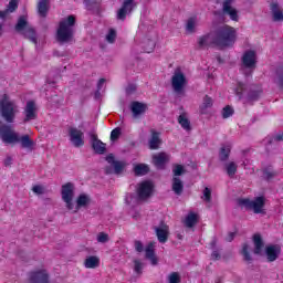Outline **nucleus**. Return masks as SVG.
I'll return each instance as SVG.
<instances>
[{"label": "nucleus", "mask_w": 283, "mask_h": 283, "mask_svg": "<svg viewBox=\"0 0 283 283\" xmlns=\"http://www.w3.org/2000/svg\"><path fill=\"white\" fill-rule=\"evenodd\" d=\"M156 233L158 241L165 243L169 237V227L165 223H161L158 228H156Z\"/></svg>", "instance_id": "21"}, {"label": "nucleus", "mask_w": 283, "mask_h": 283, "mask_svg": "<svg viewBox=\"0 0 283 283\" xmlns=\"http://www.w3.org/2000/svg\"><path fill=\"white\" fill-rule=\"evenodd\" d=\"M29 283H50V276L45 270H39L30 274Z\"/></svg>", "instance_id": "13"}, {"label": "nucleus", "mask_w": 283, "mask_h": 283, "mask_svg": "<svg viewBox=\"0 0 283 283\" xmlns=\"http://www.w3.org/2000/svg\"><path fill=\"white\" fill-rule=\"evenodd\" d=\"M198 222V214L190 212L185 219V226L188 228L195 227Z\"/></svg>", "instance_id": "33"}, {"label": "nucleus", "mask_w": 283, "mask_h": 283, "mask_svg": "<svg viewBox=\"0 0 283 283\" xmlns=\"http://www.w3.org/2000/svg\"><path fill=\"white\" fill-rule=\"evenodd\" d=\"M171 83L172 90L180 94L182 90H185V86L187 85V77H185V74H182L180 70H176L175 74L172 75Z\"/></svg>", "instance_id": "10"}, {"label": "nucleus", "mask_w": 283, "mask_h": 283, "mask_svg": "<svg viewBox=\"0 0 283 283\" xmlns=\"http://www.w3.org/2000/svg\"><path fill=\"white\" fill-rule=\"evenodd\" d=\"M154 42H150V50H154Z\"/></svg>", "instance_id": "57"}, {"label": "nucleus", "mask_w": 283, "mask_h": 283, "mask_svg": "<svg viewBox=\"0 0 283 283\" xmlns=\"http://www.w3.org/2000/svg\"><path fill=\"white\" fill-rule=\"evenodd\" d=\"M106 41L108 43H114V41H116V31L115 30L111 29L108 31V33L106 34Z\"/></svg>", "instance_id": "42"}, {"label": "nucleus", "mask_w": 283, "mask_h": 283, "mask_svg": "<svg viewBox=\"0 0 283 283\" xmlns=\"http://www.w3.org/2000/svg\"><path fill=\"white\" fill-rule=\"evenodd\" d=\"M212 258H213V260H218V252H213Z\"/></svg>", "instance_id": "55"}, {"label": "nucleus", "mask_w": 283, "mask_h": 283, "mask_svg": "<svg viewBox=\"0 0 283 283\" xmlns=\"http://www.w3.org/2000/svg\"><path fill=\"white\" fill-rule=\"evenodd\" d=\"M212 105H213V101L211 99V97L206 96L199 108L200 114H207L208 109H210Z\"/></svg>", "instance_id": "31"}, {"label": "nucleus", "mask_w": 283, "mask_h": 283, "mask_svg": "<svg viewBox=\"0 0 283 283\" xmlns=\"http://www.w3.org/2000/svg\"><path fill=\"white\" fill-rule=\"evenodd\" d=\"M19 133L14 132V129L0 125V137L6 145L19 144Z\"/></svg>", "instance_id": "7"}, {"label": "nucleus", "mask_w": 283, "mask_h": 283, "mask_svg": "<svg viewBox=\"0 0 283 283\" xmlns=\"http://www.w3.org/2000/svg\"><path fill=\"white\" fill-rule=\"evenodd\" d=\"M18 112L19 107L17 106V104H14V102L10 101V97H8V95H4L0 99V114L2 115V118L7 120V123H12Z\"/></svg>", "instance_id": "3"}, {"label": "nucleus", "mask_w": 283, "mask_h": 283, "mask_svg": "<svg viewBox=\"0 0 283 283\" xmlns=\"http://www.w3.org/2000/svg\"><path fill=\"white\" fill-rule=\"evenodd\" d=\"M169 160H171V155L168 153L161 151L153 155V165L157 169H165Z\"/></svg>", "instance_id": "11"}, {"label": "nucleus", "mask_w": 283, "mask_h": 283, "mask_svg": "<svg viewBox=\"0 0 283 283\" xmlns=\"http://www.w3.org/2000/svg\"><path fill=\"white\" fill-rule=\"evenodd\" d=\"M140 269H143V263H140L139 261H135V271L137 273H140Z\"/></svg>", "instance_id": "50"}, {"label": "nucleus", "mask_w": 283, "mask_h": 283, "mask_svg": "<svg viewBox=\"0 0 283 283\" xmlns=\"http://www.w3.org/2000/svg\"><path fill=\"white\" fill-rule=\"evenodd\" d=\"M242 63H243L244 67H250V69L255 67V63H256L255 51H251V50L247 51L243 54Z\"/></svg>", "instance_id": "18"}, {"label": "nucleus", "mask_w": 283, "mask_h": 283, "mask_svg": "<svg viewBox=\"0 0 283 283\" xmlns=\"http://www.w3.org/2000/svg\"><path fill=\"white\" fill-rule=\"evenodd\" d=\"M92 140L94 151H96V154H105V144L98 140L96 135H92Z\"/></svg>", "instance_id": "28"}, {"label": "nucleus", "mask_w": 283, "mask_h": 283, "mask_svg": "<svg viewBox=\"0 0 283 283\" xmlns=\"http://www.w3.org/2000/svg\"><path fill=\"white\" fill-rule=\"evenodd\" d=\"M105 83H107V80L101 78V80L98 81V88L101 90V87H103V85H105Z\"/></svg>", "instance_id": "52"}, {"label": "nucleus", "mask_w": 283, "mask_h": 283, "mask_svg": "<svg viewBox=\"0 0 283 283\" xmlns=\"http://www.w3.org/2000/svg\"><path fill=\"white\" fill-rule=\"evenodd\" d=\"M3 28L1 27V24H0V36H1V34H3Z\"/></svg>", "instance_id": "56"}, {"label": "nucleus", "mask_w": 283, "mask_h": 283, "mask_svg": "<svg viewBox=\"0 0 283 283\" xmlns=\"http://www.w3.org/2000/svg\"><path fill=\"white\" fill-rule=\"evenodd\" d=\"M83 264L85 269H98V266H101V258L96 255H88L85 258Z\"/></svg>", "instance_id": "22"}, {"label": "nucleus", "mask_w": 283, "mask_h": 283, "mask_svg": "<svg viewBox=\"0 0 283 283\" xmlns=\"http://www.w3.org/2000/svg\"><path fill=\"white\" fill-rule=\"evenodd\" d=\"M277 140H283V133L276 135L270 143H277Z\"/></svg>", "instance_id": "51"}, {"label": "nucleus", "mask_w": 283, "mask_h": 283, "mask_svg": "<svg viewBox=\"0 0 283 283\" xmlns=\"http://www.w3.org/2000/svg\"><path fill=\"white\" fill-rule=\"evenodd\" d=\"M229 154H231V145L230 144L222 145L219 153L221 160H227L229 158Z\"/></svg>", "instance_id": "35"}, {"label": "nucleus", "mask_w": 283, "mask_h": 283, "mask_svg": "<svg viewBox=\"0 0 283 283\" xmlns=\"http://www.w3.org/2000/svg\"><path fill=\"white\" fill-rule=\"evenodd\" d=\"M38 112L39 108L33 101L27 102V105L24 107V120L28 122L36 119Z\"/></svg>", "instance_id": "14"}, {"label": "nucleus", "mask_w": 283, "mask_h": 283, "mask_svg": "<svg viewBox=\"0 0 283 283\" xmlns=\"http://www.w3.org/2000/svg\"><path fill=\"white\" fill-rule=\"evenodd\" d=\"M84 3L86 8H91V6H98V3H101V0H84Z\"/></svg>", "instance_id": "47"}, {"label": "nucleus", "mask_w": 283, "mask_h": 283, "mask_svg": "<svg viewBox=\"0 0 283 283\" xmlns=\"http://www.w3.org/2000/svg\"><path fill=\"white\" fill-rule=\"evenodd\" d=\"M117 138H120V128H115L111 133V140L114 143Z\"/></svg>", "instance_id": "46"}, {"label": "nucleus", "mask_w": 283, "mask_h": 283, "mask_svg": "<svg viewBox=\"0 0 283 283\" xmlns=\"http://www.w3.org/2000/svg\"><path fill=\"white\" fill-rule=\"evenodd\" d=\"M135 250L138 251V253H143V251H144L143 242L135 241Z\"/></svg>", "instance_id": "48"}, {"label": "nucleus", "mask_w": 283, "mask_h": 283, "mask_svg": "<svg viewBox=\"0 0 283 283\" xmlns=\"http://www.w3.org/2000/svg\"><path fill=\"white\" fill-rule=\"evenodd\" d=\"M178 123L186 132H191V122L189 120V114L181 113L178 117Z\"/></svg>", "instance_id": "24"}, {"label": "nucleus", "mask_w": 283, "mask_h": 283, "mask_svg": "<svg viewBox=\"0 0 283 283\" xmlns=\"http://www.w3.org/2000/svg\"><path fill=\"white\" fill-rule=\"evenodd\" d=\"M253 244H254V253L256 255H262V251L264 249V242L262 241V235L254 234L253 235Z\"/></svg>", "instance_id": "26"}, {"label": "nucleus", "mask_w": 283, "mask_h": 283, "mask_svg": "<svg viewBox=\"0 0 283 283\" xmlns=\"http://www.w3.org/2000/svg\"><path fill=\"white\" fill-rule=\"evenodd\" d=\"M168 280L170 283H180V274L179 273H171L169 276H168Z\"/></svg>", "instance_id": "45"}, {"label": "nucleus", "mask_w": 283, "mask_h": 283, "mask_svg": "<svg viewBox=\"0 0 283 283\" xmlns=\"http://www.w3.org/2000/svg\"><path fill=\"white\" fill-rule=\"evenodd\" d=\"M75 23L76 18L74 15H69L60 21L56 31V39L60 41V43H70L74 36Z\"/></svg>", "instance_id": "2"}, {"label": "nucleus", "mask_w": 283, "mask_h": 283, "mask_svg": "<svg viewBox=\"0 0 283 283\" xmlns=\"http://www.w3.org/2000/svg\"><path fill=\"white\" fill-rule=\"evenodd\" d=\"M15 30L20 32V34H23V36H27V39H30L33 42L36 41L34 29L28 23V17L22 15L19 18L18 23L15 24Z\"/></svg>", "instance_id": "5"}, {"label": "nucleus", "mask_w": 283, "mask_h": 283, "mask_svg": "<svg viewBox=\"0 0 283 283\" xmlns=\"http://www.w3.org/2000/svg\"><path fill=\"white\" fill-rule=\"evenodd\" d=\"M90 202H92V199H90V196H87L86 193H81L80 196H77V198L74 202V208H72L71 211L73 213H76L78 211V209H81L83 207H87V205H90Z\"/></svg>", "instance_id": "16"}, {"label": "nucleus", "mask_w": 283, "mask_h": 283, "mask_svg": "<svg viewBox=\"0 0 283 283\" xmlns=\"http://www.w3.org/2000/svg\"><path fill=\"white\" fill-rule=\"evenodd\" d=\"M226 171L228 176H235V171H238V166L235 163L231 161L226 166Z\"/></svg>", "instance_id": "37"}, {"label": "nucleus", "mask_w": 283, "mask_h": 283, "mask_svg": "<svg viewBox=\"0 0 283 283\" xmlns=\"http://www.w3.org/2000/svg\"><path fill=\"white\" fill-rule=\"evenodd\" d=\"M233 1L234 0H223V14H227L231 21H239L240 15L238 14V9L233 7Z\"/></svg>", "instance_id": "12"}, {"label": "nucleus", "mask_w": 283, "mask_h": 283, "mask_svg": "<svg viewBox=\"0 0 283 283\" xmlns=\"http://www.w3.org/2000/svg\"><path fill=\"white\" fill-rule=\"evenodd\" d=\"M18 144L21 145L24 149H33L34 148V140L30 138V135H20L18 139Z\"/></svg>", "instance_id": "25"}, {"label": "nucleus", "mask_w": 283, "mask_h": 283, "mask_svg": "<svg viewBox=\"0 0 283 283\" xmlns=\"http://www.w3.org/2000/svg\"><path fill=\"white\" fill-rule=\"evenodd\" d=\"M62 200L69 211L74 209V184H65L61 190Z\"/></svg>", "instance_id": "8"}, {"label": "nucleus", "mask_w": 283, "mask_h": 283, "mask_svg": "<svg viewBox=\"0 0 283 283\" xmlns=\"http://www.w3.org/2000/svg\"><path fill=\"white\" fill-rule=\"evenodd\" d=\"M19 8V0H10L8 9L6 11H0V19H6L9 12H14Z\"/></svg>", "instance_id": "30"}, {"label": "nucleus", "mask_w": 283, "mask_h": 283, "mask_svg": "<svg viewBox=\"0 0 283 283\" xmlns=\"http://www.w3.org/2000/svg\"><path fill=\"white\" fill-rule=\"evenodd\" d=\"M126 202L128 205H132V202H134V197L132 195H129L128 197H126Z\"/></svg>", "instance_id": "54"}, {"label": "nucleus", "mask_w": 283, "mask_h": 283, "mask_svg": "<svg viewBox=\"0 0 283 283\" xmlns=\"http://www.w3.org/2000/svg\"><path fill=\"white\" fill-rule=\"evenodd\" d=\"M160 137L159 134L156 132L151 133V138L149 140V148L150 149H158V147H160Z\"/></svg>", "instance_id": "32"}, {"label": "nucleus", "mask_w": 283, "mask_h": 283, "mask_svg": "<svg viewBox=\"0 0 283 283\" xmlns=\"http://www.w3.org/2000/svg\"><path fill=\"white\" fill-rule=\"evenodd\" d=\"M149 171V166L145 164H138L134 167V172L136 176H145Z\"/></svg>", "instance_id": "36"}, {"label": "nucleus", "mask_w": 283, "mask_h": 283, "mask_svg": "<svg viewBox=\"0 0 283 283\" xmlns=\"http://www.w3.org/2000/svg\"><path fill=\"white\" fill-rule=\"evenodd\" d=\"M238 203H239V207H242L243 209H250L254 213H263L265 199L264 197H258L254 200L239 199Z\"/></svg>", "instance_id": "4"}, {"label": "nucleus", "mask_w": 283, "mask_h": 283, "mask_svg": "<svg viewBox=\"0 0 283 283\" xmlns=\"http://www.w3.org/2000/svg\"><path fill=\"white\" fill-rule=\"evenodd\" d=\"M146 52H151L150 50H147Z\"/></svg>", "instance_id": "58"}, {"label": "nucleus", "mask_w": 283, "mask_h": 283, "mask_svg": "<svg viewBox=\"0 0 283 283\" xmlns=\"http://www.w3.org/2000/svg\"><path fill=\"white\" fill-rule=\"evenodd\" d=\"M242 90H244V85L243 84H239L238 88H237V94H242Z\"/></svg>", "instance_id": "53"}, {"label": "nucleus", "mask_w": 283, "mask_h": 283, "mask_svg": "<svg viewBox=\"0 0 283 283\" xmlns=\"http://www.w3.org/2000/svg\"><path fill=\"white\" fill-rule=\"evenodd\" d=\"M273 21H283V10L280 8L277 2L270 4Z\"/></svg>", "instance_id": "23"}, {"label": "nucleus", "mask_w": 283, "mask_h": 283, "mask_svg": "<svg viewBox=\"0 0 283 283\" xmlns=\"http://www.w3.org/2000/svg\"><path fill=\"white\" fill-rule=\"evenodd\" d=\"M202 193V200H205V202H211V188L206 187Z\"/></svg>", "instance_id": "41"}, {"label": "nucleus", "mask_w": 283, "mask_h": 283, "mask_svg": "<svg viewBox=\"0 0 283 283\" xmlns=\"http://www.w3.org/2000/svg\"><path fill=\"white\" fill-rule=\"evenodd\" d=\"M156 243L150 242L145 248V256L146 260H149L150 264L153 266H156L158 264V256L156 255Z\"/></svg>", "instance_id": "15"}, {"label": "nucleus", "mask_w": 283, "mask_h": 283, "mask_svg": "<svg viewBox=\"0 0 283 283\" xmlns=\"http://www.w3.org/2000/svg\"><path fill=\"white\" fill-rule=\"evenodd\" d=\"M97 242H99L101 244H105V242H109V234L105 232H99L97 234Z\"/></svg>", "instance_id": "39"}, {"label": "nucleus", "mask_w": 283, "mask_h": 283, "mask_svg": "<svg viewBox=\"0 0 283 283\" xmlns=\"http://www.w3.org/2000/svg\"><path fill=\"white\" fill-rule=\"evenodd\" d=\"M198 21L196 20V18H191L188 20L187 22V30L188 32H193V30L196 29V25H197Z\"/></svg>", "instance_id": "40"}, {"label": "nucleus", "mask_w": 283, "mask_h": 283, "mask_svg": "<svg viewBox=\"0 0 283 283\" xmlns=\"http://www.w3.org/2000/svg\"><path fill=\"white\" fill-rule=\"evenodd\" d=\"M106 161L111 167L114 169L115 174H120L125 169V163L124 161H116L114 158V155H107Z\"/></svg>", "instance_id": "20"}, {"label": "nucleus", "mask_w": 283, "mask_h": 283, "mask_svg": "<svg viewBox=\"0 0 283 283\" xmlns=\"http://www.w3.org/2000/svg\"><path fill=\"white\" fill-rule=\"evenodd\" d=\"M238 41V31L233 27L222 25L216 34H208L199 38L200 48H207V45H216L220 50L231 48Z\"/></svg>", "instance_id": "1"}, {"label": "nucleus", "mask_w": 283, "mask_h": 283, "mask_svg": "<svg viewBox=\"0 0 283 283\" xmlns=\"http://www.w3.org/2000/svg\"><path fill=\"white\" fill-rule=\"evenodd\" d=\"M242 253L245 260H251V258L249 256V245H243Z\"/></svg>", "instance_id": "49"}, {"label": "nucleus", "mask_w": 283, "mask_h": 283, "mask_svg": "<svg viewBox=\"0 0 283 283\" xmlns=\"http://www.w3.org/2000/svg\"><path fill=\"white\" fill-rule=\"evenodd\" d=\"M130 109L134 116H139V114H145V112L147 111V105L139 102H133L130 105Z\"/></svg>", "instance_id": "27"}, {"label": "nucleus", "mask_w": 283, "mask_h": 283, "mask_svg": "<svg viewBox=\"0 0 283 283\" xmlns=\"http://www.w3.org/2000/svg\"><path fill=\"white\" fill-rule=\"evenodd\" d=\"M222 116L223 118H229L230 116H233V108L231 106H226L222 109Z\"/></svg>", "instance_id": "44"}, {"label": "nucleus", "mask_w": 283, "mask_h": 283, "mask_svg": "<svg viewBox=\"0 0 283 283\" xmlns=\"http://www.w3.org/2000/svg\"><path fill=\"white\" fill-rule=\"evenodd\" d=\"M69 138L73 147H83L85 145L83 130L76 127L69 128Z\"/></svg>", "instance_id": "9"}, {"label": "nucleus", "mask_w": 283, "mask_h": 283, "mask_svg": "<svg viewBox=\"0 0 283 283\" xmlns=\"http://www.w3.org/2000/svg\"><path fill=\"white\" fill-rule=\"evenodd\" d=\"M182 180H180L178 177H174L172 179V191H175L178 196L182 193Z\"/></svg>", "instance_id": "34"}, {"label": "nucleus", "mask_w": 283, "mask_h": 283, "mask_svg": "<svg viewBox=\"0 0 283 283\" xmlns=\"http://www.w3.org/2000/svg\"><path fill=\"white\" fill-rule=\"evenodd\" d=\"M134 0H124L123 7L117 11V19H125L127 17L128 12H132L134 10Z\"/></svg>", "instance_id": "17"}, {"label": "nucleus", "mask_w": 283, "mask_h": 283, "mask_svg": "<svg viewBox=\"0 0 283 283\" xmlns=\"http://www.w3.org/2000/svg\"><path fill=\"white\" fill-rule=\"evenodd\" d=\"M282 249L280 245H268L265 249V255L269 260V262H275L277 260V256L280 255Z\"/></svg>", "instance_id": "19"}, {"label": "nucleus", "mask_w": 283, "mask_h": 283, "mask_svg": "<svg viewBox=\"0 0 283 283\" xmlns=\"http://www.w3.org/2000/svg\"><path fill=\"white\" fill-rule=\"evenodd\" d=\"M33 193H36V196H42V193H45V187L41 185H35L32 188Z\"/></svg>", "instance_id": "43"}, {"label": "nucleus", "mask_w": 283, "mask_h": 283, "mask_svg": "<svg viewBox=\"0 0 283 283\" xmlns=\"http://www.w3.org/2000/svg\"><path fill=\"white\" fill-rule=\"evenodd\" d=\"M172 172H174L175 178H178V176H182V174H185V166L175 165L172 167Z\"/></svg>", "instance_id": "38"}, {"label": "nucleus", "mask_w": 283, "mask_h": 283, "mask_svg": "<svg viewBox=\"0 0 283 283\" xmlns=\"http://www.w3.org/2000/svg\"><path fill=\"white\" fill-rule=\"evenodd\" d=\"M137 200H149L154 196V182L150 180L140 181L136 188Z\"/></svg>", "instance_id": "6"}, {"label": "nucleus", "mask_w": 283, "mask_h": 283, "mask_svg": "<svg viewBox=\"0 0 283 283\" xmlns=\"http://www.w3.org/2000/svg\"><path fill=\"white\" fill-rule=\"evenodd\" d=\"M50 10V0H39L38 1V12L40 17H45Z\"/></svg>", "instance_id": "29"}]
</instances>
